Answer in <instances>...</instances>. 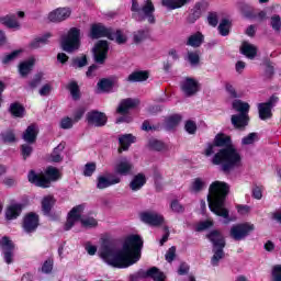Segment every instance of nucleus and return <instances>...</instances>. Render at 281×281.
Instances as JSON below:
<instances>
[{
  "label": "nucleus",
  "instance_id": "obj_53",
  "mask_svg": "<svg viewBox=\"0 0 281 281\" xmlns=\"http://www.w3.org/2000/svg\"><path fill=\"white\" fill-rule=\"evenodd\" d=\"M22 50L18 49V50H13L11 54L4 56V58L2 59V63L4 65H8V63H12V60H16V58H19V56L21 55Z\"/></svg>",
  "mask_w": 281,
  "mask_h": 281
},
{
  "label": "nucleus",
  "instance_id": "obj_60",
  "mask_svg": "<svg viewBox=\"0 0 281 281\" xmlns=\"http://www.w3.org/2000/svg\"><path fill=\"white\" fill-rule=\"evenodd\" d=\"M272 281H281V266L277 265L272 269Z\"/></svg>",
  "mask_w": 281,
  "mask_h": 281
},
{
  "label": "nucleus",
  "instance_id": "obj_56",
  "mask_svg": "<svg viewBox=\"0 0 281 281\" xmlns=\"http://www.w3.org/2000/svg\"><path fill=\"white\" fill-rule=\"evenodd\" d=\"M95 172V162H90L85 166L83 175L85 177H91Z\"/></svg>",
  "mask_w": 281,
  "mask_h": 281
},
{
  "label": "nucleus",
  "instance_id": "obj_30",
  "mask_svg": "<svg viewBox=\"0 0 281 281\" xmlns=\"http://www.w3.org/2000/svg\"><path fill=\"white\" fill-rule=\"evenodd\" d=\"M119 143L121 145V148H119V153H122V150H126L130 148L131 144H135V136L133 134H125L119 137Z\"/></svg>",
  "mask_w": 281,
  "mask_h": 281
},
{
  "label": "nucleus",
  "instance_id": "obj_16",
  "mask_svg": "<svg viewBox=\"0 0 281 281\" xmlns=\"http://www.w3.org/2000/svg\"><path fill=\"white\" fill-rule=\"evenodd\" d=\"M111 34V29L104 26L103 24H92L90 26V32L88 34L89 38H92V41H95L98 38H109Z\"/></svg>",
  "mask_w": 281,
  "mask_h": 281
},
{
  "label": "nucleus",
  "instance_id": "obj_28",
  "mask_svg": "<svg viewBox=\"0 0 281 281\" xmlns=\"http://www.w3.org/2000/svg\"><path fill=\"white\" fill-rule=\"evenodd\" d=\"M23 207L21 204H12L7 209L5 216L8 221H14V218H19L21 216Z\"/></svg>",
  "mask_w": 281,
  "mask_h": 281
},
{
  "label": "nucleus",
  "instance_id": "obj_11",
  "mask_svg": "<svg viewBox=\"0 0 281 281\" xmlns=\"http://www.w3.org/2000/svg\"><path fill=\"white\" fill-rule=\"evenodd\" d=\"M106 54H109V42L102 40L97 42L93 47L94 61L98 63V65H104Z\"/></svg>",
  "mask_w": 281,
  "mask_h": 281
},
{
  "label": "nucleus",
  "instance_id": "obj_47",
  "mask_svg": "<svg viewBox=\"0 0 281 281\" xmlns=\"http://www.w3.org/2000/svg\"><path fill=\"white\" fill-rule=\"evenodd\" d=\"M170 210L175 214H183V212H186V206H183L179 200H172L170 203Z\"/></svg>",
  "mask_w": 281,
  "mask_h": 281
},
{
  "label": "nucleus",
  "instance_id": "obj_40",
  "mask_svg": "<svg viewBox=\"0 0 281 281\" xmlns=\"http://www.w3.org/2000/svg\"><path fill=\"white\" fill-rule=\"evenodd\" d=\"M87 65H89L87 55H82L81 57H74L71 59V67L75 69H82V67H87Z\"/></svg>",
  "mask_w": 281,
  "mask_h": 281
},
{
  "label": "nucleus",
  "instance_id": "obj_57",
  "mask_svg": "<svg viewBox=\"0 0 281 281\" xmlns=\"http://www.w3.org/2000/svg\"><path fill=\"white\" fill-rule=\"evenodd\" d=\"M21 150H22L23 159H27V157L32 155L34 148H32L31 145L24 144L21 146Z\"/></svg>",
  "mask_w": 281,
  "mask_h": 281
},
{
  "label": "nucleus",
  "instance_id": "obj_59",
  "mask_svg": "<svg viewBox=\"0 0 281 281\" xmlns=\"http://www.w3.org/2000/svg\"><path fill=\"white\" fill-rule=\"evenodd\" d=\"M176 256H177V248L175 246H172L171 248L168 249L165 258H166L167 262H172V260H175Z\"/></svg>",
  "mask_w": 281,
  "mask_h": 281
},
{
  "label": "nucleus",
  "instance_id": "obj_44",
  "mask_svg": "<svg viewBox=\"0 0 281 281\" xmlns=\"http://www.w3.org/2000/svg\"><path fill=\"white\" fill-rule=\"evenodd\" d=\"M0 142H3L4 144H13V142H16V136H14V132L7 131L0 134Z\"/></svg>",
  "mask_w": 281,
  "mask_h": 281
},
{
  "label": "nucleus",
  "instance_id": "obj_10",
  "mask_svg": "<svg viewBox=\"0 0 281 281\" xmlns=\"http://www.w3.org/2000/svg\"><path fill=\"white\" fill-rule=\"evenodd\" d=\"M254 229H256V226L249 223L234 225L231 228V238L234 240H245V237L248 236L250 232H254Z\"/></svg>",
  "mask_w": 281,
  "mask_h": 281
},
{
  "label": "nucleus",
  "instance_id": "obj_23",
  "mask_svg": "<svg viewBox=\"0 0 281 281\" xmlns=\"http://www.w3.org/2000/svg\"><path fill=\"white\" fill-rule=\"evenodd\" d=\"M36 63V59L33 57L29 58L25 61H22L19 65V74L22 78H27V76L32 72V69H34V64Z\"/></svg>",
  "mask_w": 281,
  "mask_h": 281
},
{
  "label": "nucleus",
  "instance_id": "obj_4",
  "mask_svg": "<svg viewBox=\"0 0 281 281\" xmlns=\"http://www.w3.org/2000/svg\"><path fill=\"white\" fill-rule=\"evenodd\" d=\"M85 212V205H77L71 209V211L68 213L67 222L64 226V229L66 232H69L78 221L81 222L82 227H86L87 229H91L93 227H98V220L93 217H82V213Z\"/></svg>",
  "mask_w": 281,
  "mask_h": 281
},
{
  "label": "nucleus",
  "instance_id": "obj_12",
  "mask_svg": "<svg viewBox=\"0 0 281 281\" xmlns=\"http://www.w3.org/2000/svg\"><path fill=\"white\" fill-rule=\"evenodd\" d=\"M121 181L122 179L113 173L101 175L97 178V188L98 190H106L111 186H117Z\"/></svg>",
  "mask_w": 281,
  "mask_h": 281
},
{
  "label": "nucleus",
  "instance_id": "obj_33",
  "mask_svg": "<svg viewBox=\"0 0 281 281\" xmlns=\"http://www.w3.org/2000/svg\"><path fill=\"white\" fill-rule=\"evenodd\" d=\"M65 150V143H60L57 147L54 148L50 155V161L54 164H60L63 161V151Z\"/></svg>",
  "mask_w": 281,
  "mask_h": 281
},
{
  "label": "nucleus",
  "instance_id": "obj_20",
  "mask_svg": "<svg viewBox=\"0 0 281 281\" xmlns=\"http://www.w3.org/2000/svg\"><path fill=\"white\" fill-rule=\"evenodd\" d=\"M209 240L213 244V249L225 248V237L218 231H212L207 235Z\"/></svg>",
  "mask_w": 281,
  "mask_h": 281
},
{
  "label": "nucleus",
  "instance_id": "obj_36",
  "mask_svg": "<svg viewBox=\"0 0 281 281\" xmlns=\"http://www.w3.org/2000/svg\"><path fill=\"white\" fill-rule=\"evenodd\" d=\"M203 44V34L201 32H198L191 36H189L187 45L190 47H201Z\"/></svg>",
  "mask_w": 281,
  "mask_h": 281
},
{
  "label": "nucleus",
  "instance_id": "obj_38",
  "mask_svg": "<svg viewBox=\"0 0 281 281\" xmlns=\"http://www.w3.org/2000/svg\"><path fill=\"white\" fill-rule=\"evenodd\" d=\"M97 87L100 93H109L113 89V81L111 79H101Z\"/></svg>",
  "mask_w": 281,
  "mask_h": 281
},
{
  "label": "nucleus",
  "instance_id": "obj_51",
  "mask_svg": "<svg viewBox=\"0 0 281 281\" xmlns=\"http://www.w3.org/2000/svg\"><path fill=\"white\" fill-rule=\"evenodd\" d=\"M74 124H76L74 122V119L69 117V116H65L64 119L60 120L59 126L60 128H63L64 131H67L69 128H74Z\"/></svg>",
  "mask_w": 281,
  "mask_h": 281
},
{
  "label": "nucleus",
  "instance_id": "obj_26",
  "mask_svg": "<svg viewBox=\"0 0 281 281\" xmlns=\"http://www.w3.org/2000/svg\"><path fill=\"white\" fill-rule=\"evenodd\" d=\"M146 186V176L143 173L136 175L130 183V188L133 192H137V190H142Z\"/></svg>",
  "mask_w": 281,
  "mask_h": 281
},
{
  "label": "nucleus",
  "instance_id": "obj_8",
  "mask_svg": "<svg viewBox=\"0 0 281 281\" xmlns=\"http://www.w3.org/2000/svg\"><path fill=\"white\" fill-rule=\"evenodd\" d=\"M280 102V98L278 95L272 94L268 101L263 103L258 104V112H259V117L261 120H271L273 117V106H276Z\"/></svg>",
  "mask_w": 281,
  "mask_h": 281
},
{
  "label": "nucleus",
  "instance_id": "obj_6",
  "mask_svg": "<svg viewBox=\"0 0 281 281\" xmlns=\"http://www.w3.org/2000/svg\"><path fill=\"white\" fill-rule=\"evenodd\" d=\"M60 47L67 54H74L80 49V29L71 27L60 40Z\"/></svg>",
  "mask_w": 281,
  "mask_h": 281
},
{
  "label": "nucleus",
  "instance_id": "obj_18",
  "mask_svg": "<svg viewBox=\"0 0 281 281\" xmlns=\"http://www.w3.org/2000/svg\"><path fill=\"white\" fill-rule=\"evenodd\" d=\"M138 278H151L154 281H164L166 280V274L159 270L157 267H153L147 271L140 270L137 273Z\"/></svg>",
  "mask_w": 281,
  "mask_h": 281
},
{
  "label": "nucleus",
  "instance_id": "obj_15",
  "mask_svg": "<svg viewBox=\"0 0 281 281\" xmlns=\"http://www.w3.org/2000/svg\"><path fill=\"white\" fill-rule=\"evenodd\" d=\"M69 16H71L70 8H57L48 14V21L52 23H63V21H67Z\"/></svg>",
  "mask_w": 281,
  "mask_h": 281
},
{
  "label": "nucleus",
  "instance_id": "obj_62",
  "mask_svg": "<svg viewBox=\"0 0 281 281\" xmlns=\"http://www.w3.org/2000/svg\"><path fill=\"white\" fill-rule=\"evenodd\" d=\"M214 225V222L206 220L198 225V232H204V229H210Z\"/></svg>",
  "mask_w": 281,
  "mask_h": 281
},
{
  "label": "nucleus",
  "instance_id": "obj_34",
  "mask_svg": "<svg viewBox=\"0 0 281 281\" xmlns=\"http://www.w3.org/2000/svg\"><path fill=\"white\" fill-rule=\"evenodd\" d=\"M110 41H115L117 45H124L126 44V41H128V37L122 33V31L113 32V30H110V35L108 37Z\"/></svg>",
  "mask_w": 281,
  "mask_h": 281
},
{
  "label": "nucleus",
  "instance_id": "obj_63",
  "mask_svg": "<svg viewBox=\"0 0 281 281\" xmlns=\"http://www.w3.org/2000/svg\"><path fill=\"white\" fill-rule=\"evenodd\" d=\"M49 38H52V33H45L44 35L37 37L42 47L49 44Z\"/></svg>",
  "mask_w": 281,
  "mask_h": 281
},
{
  "label": "nucleus",
  "instance_id": "obj_52",
  "mask_svg": "<svg viewBox=\"0 0 281 281\" xmlns=\"http://www.w3.org/2000/svg\"><path fill=\"white\" fill-rule=\"evenodd\" d=\"M187 60L190 63V65H192V67H196L201 58L199 57V53L189 52L187 54Z\"/></svg>",
  "mask_w": 281,
  "mask_h": 281
},
{
  "label": "nucleus",
  "instance_id": "obj_64",
  "mask_svg": "<svg viewBox=\"0 0 281 281\" xmlns=\"http://www.w3.org/2000/svg\"><path fill=\"white\" fill-rule=\"evenodd\" d=\"M252 196L257 201H260V199H262V187H258V186L254 187L252 188Z\"/></svg>",
  "mask_w": 281,
  "mask_h": 281
},
{
  "label": "nucleus",
  "instance_id": "obj_19",
  "mask_svg": "<svg viewBox=\"0 0 281 281\" xmlns=\"http://www.w3.org/2000/svg\"><path fill=\"white\" fill-rule=\"evenodd\" d=\"M231 123L234 128L243 131L249 124V114H234L231 116Z\"/></svg>",
  "mask_w": 281,
  "mask_h": 281
},
{
  "label": "nucleus",
  "instance_id": "obj_2",
  "mask_svg": "<svg viewBox=\"0 0 281 281\" xmlns=\"http://www.w3.org/2000/svg\"><path fill=\"white\" fill-rule=\"evenodd\" d=\"M205 157H212L213 166H221L225 175L243 168V155L232 145V138L225 134H217L212 144L204 150Z\"/></svg>",
  "mask_w": 281,
  "mask_h": 281
},
{
  "label": "nucleus",
  "instance_id": "obj_22",
  "mask_svg": "<svg viewBox=\"0 0 281 281\" xmlns=\"http://www.w3.org/2000/svg\"><path fill=\"white\" fill-rule=\"evenodd\" d=\"M114 170L116 175L126 177V175H131V171L133 170V164H131L128 159L123 158L115 165Z\"/></svg>",
  "mask_w": 281,
  "mask_h": 281
},
{
  "label": "nucleus",
  "instance_id": "obj_43",
  "mask_svg": "<svg viewBox=\"0 0 281 281\" xmlns=\"http://www.w3.org/2000/svg\"><path fill=\"white\" fill-rule=\"evenodd\" d=\"M10 113L14 117H23V115L25 113V108H23V105H21L19 103H12L10 106Z\"/></svg>",
  "mask_w": 281,
  "mask_h": 281
},
{
  "label": "nucleus",
  "instance_id": "obj_37",
  "mask_svg": "<svg viewBox=\"0 0 281 281\" xmlns=\"http://www.w3.org/2000/svg\"><path fill=\"white\" fill-rule=\"evenodd\" d=\"M224 248H213V257L211 259L212 267H218V262L225 258Z\"/></svg>",
  "mask_w": 281,
  "mask_h": 281
},
{
  "label": "nucleus",
  "instance_id": "obj_17",
  "mask_svg": "<svg viewBox=\"0 0 281 281\" xmlns=\"http://www.w3.org/2000/svg\"><path fill=\"white\" fill-rule=\"evenodd\" d=\"M22 227L26 234H34L38 229V216L36 213H27L23 218Z\"/></svg>",
  "mask_w": 281,
  "mask_h": 281
},
{
  "label": "nucleus",
  "instance_id": "obj_27",
  "mask_svg": "<svg viewBox=\"0 0 281 281\" xmlns=\"http://www.w3.org/2000/svg\"><path fill=\"white\" fill-rule=\"evenodd\" d=\"M232 106L240 115H249V103L244 102L243 100H234Z\"/></svg>",
  "mask_w": 281,
  "mask_h": 281
},
{
  "label": "nucleus",
  "instance_id": "obj_14",
  "mask_svg": "<svg viewBox=\"0 0 281 281\" xmlns=\"http://www.w3.org/2000/svg\"><path fill=\"white\" fill-rule=\"evenodd\" d=\"M140 221L146 223V225H151V227L164 225V216L155 211H145L140 213Z\"/></svg>",
  "mask_w": 281,
  "mask_h": 281
},
{
  "label": "nucleus",
  "instance_id": "obj_54",
  "mask_svg": "<svg viewBox=\"0 0 281 281\" xmlns=\"http://www.w3.org/2000/svg\"><path fill=\"white\" fill-rule=\"evenodd\" d=\"M54 270V259H47L42 266L43 273H52Z\"/></svg>",
  "mask_w": 281,
  "mask_h": 281
},
{
  "label": "nucleus",
  "instance_id": "obj_61",
  "mask_svg": "<svg viewBox=\"0 0 281 281\" xmlns=\"http://www.w3.org/2000/svg\"><path fill=\"white\" fill-rule=\"evenodd\" d=\"M209 25H212V27H216L218 25V14L216 13H210L207 16Z\"/></svg>",
  "mask_w": 281,
  "mask_h": 281
},
{
  "label": "nucleus",
  "instance_id": "obj_55",
  "mask_svg": "<svg viewBox=\"0 0 281 281\" xmlns=\"http://www.w3.org/2000/svg\"><path fill=\"white\" fill-rule=\"evenodd\" d=\"M85 113H87V110L85 108L77 109L72 117L74 123L76 124L80 122V120H82V117L85 116Z\"/></svg>",
  "mask_w": 281,
  "mask_h": 281
},
{
  "label": "nucleus",
  "instance_id": "obj_58",
  "mask_svg": "<svg viewBox=\"0 0 281 281\" xmlns=\"http://www.w3.org/2000/svg\"><path fill=\"white\" fill-rule=\"evenodd\" d=\"M184 128L187 133H189L190 135H194V133H196V123L193 121H187Z\"/></svg>",
  "mask_w": 281,
  "mask_h": 281
},
{
  "label": "nucleus",
  "instance_id": "obj_41",
  "mask_svg": "<svg viewBox=\"0 0 281 281\" xmlns=\"http://www.w3.org/2000/svg\"><path fill=\"white\" fill-rule=\"evenodd\" d=\"M231 29H232V22L227 19L222 20L217 27L221 36H229Z\"/></svg>",
  "mask_w": 281,
  "mask_h": 281
},
{
  "label": "nucleus",
  "instance_id": "obj_7",
  "mask_svg": "<svg viewBox=\"0 0 281 281\" xmlns=\"http://www.w3.org/2000/svg\"><path fill=\"white\" fill-rule=\"evenodd\" d=\"M132 12H137L140 19H147L148 23H155V5L151 0H147L142 9L137 0H132Z\"/></svg>",
  "mask_w": 281,
  "mask_h": 281
},
{
  "label": "nucleus",
  "instance_id": "obj_32",
  "mask_svg": "<svg viewBox=\"0 0 281 281\" xmlns=\"http://www.w3.org/2000/svg\"><path fill=\"white\" fill-rule=\"evenodd\" d=\"M145 80H148V71L146 70L132 72L127 77V82H144Z\"/></svg>",
  "mask_w": 281,
  "mask_h": 281
},
{
  "label": "nucleus",
  "instance_id": "obj_49",
  "mask_svg": "<svg viewBox=\"0 0 281 281\" xmlns=\"http://www.w3.org/2000/svg\"><path fill=\"white\" fill-rule=\"evenodd\" d=\"M258 142V133H250L241 139L243 146H251Z\"/></svg>",
  "mask_w": 281,
  "mask_h": 281
},
{
  "label": "nucleus",
  "instance_id": "obj_1",
  "mask_svg": "<svg viewBox=\"0 0 281 281\" xmlns=\"http://www.w3.org/2000/svg\"><path fill=\"white\" fill-rule=\"evenodd\" d=\"M142 247H144V240L139 235H128L122 249L111 244H103L99 249V256L110 267L126 269L142 258Z\"/></svg>",
  "mask_w": 281,
  "mask_h": 281
},
{
  "label": "nucleus",
  "instance_id": "obj_45",
  "mask_svg": "<svg viewBox=\"0 0 281 281\" xmlns=\"http://www.w3.org/2000/svg\"><path fill=\"white\" fill-rule=\"evenodd\" d=\"M181 122V115L179 114H173L171 116H169L166 120V126L167 128H175V126H179V123Z\"/></svg>",
  "mask_w": 281,
  "mask_h": 281
},
{
  "label": "nucleus",
  "instance_id": "obj_21",
  "mask_svg": "<svg viewBox=\"0 0 281 281\" xmlns=\"http://www.w3.org/2000/svg\"><path fill=\"white\" fill-rule=\"evenodd\" d=\"M136 106H139V100L137 99H123L117 108V113H128L131 109H136Z\"/></svg>",
  "mask_w": 281,
  "mask_h": 281
},
{
  "label": "nucleus",
  "instance_id": "obj_46",
  "mask_svg": "<svg viewBox=\"0 0 281 281\" xmlns=\"http://www.w3.org/2000/svg\"><path fill=\"white\" fill-rule=\"evenodd\" d=\"M0 246L2 251H14V243L11 241L10 237H2Z\"/></svg>",
  "mask_w": 281,
  "mask_h": 281
},
{
  "label": "nucleus",
  "instance_id": "obj_31",
  "mask_svg": "<svg viewBox=\"0 0 281 281\" xmlns=\"http://www.w3.org/2000/svg\"><path fill=\"white\" fill-rule=\"evenodd\" d=\"M205 188H206V184L203 181V179L195 178L190 184L189 192H191V194H199L200 192H203Z\"/></svg>",
  "mask_w": 281,
  "mask_h": 281
},
{
  "label": "nucleus",
  "instance_id": "obj_29",
  "mask_svg": "<svg viewBox=\"0 0 281 281\" xmlns=\"http://www.w3.org/2000/svg\"><path fill=\"white\" fill-rule=\"evenodd\" d=\"M0 23L2 25H5V27H10L13 30H19L21 27V24L16 20V16L14 15H5L0 18Z\"/></svg>",
  "mask_w": 281,
  "mask_h": 281
},
{
  "label": "nucleus",
  "instance_id": "obj_42",
  "mask_svg": "<svg viewBox=\"0 0 281 281\" xmlns=\"http://www.w3.org/2000/svg\"><path fill=\"white\" fill-rule=\"evenodd\" d=\"M270 27L273 30V32H277V34H280L281 32V16L279 14H273L270 20Z\"/></svg>",
  "mask_w": 281,
  "mask_h": 281
},
{
  "label": "nucleus",
  "instance_id": "obj_24",
  "mask_svg": "<svg viewBox=\"0 0 281 281\" xmlns=\"http://www.w3.org/2000/svg\"><path fill=\"white\" fill-rule=\"evenodd\" d=\"M38 137V126L32 124L23 133V139L26 144H34Z\"/></svg>",
  "mask_w": 281,
  "mask_h": 281
},
{
  "label": "nucleus",
  "instance_id": "obj_9",
  "mask_svg": "<svg viewBox=\"0 0 281 281\" xmlns=\"http://www.w3.org/2000/svg\"><path fill=\"white\" fill-rule=\"evenodd\" d=\"M180 89L186 98H192L201 91V83L192 77H186L180 83Z\"/></svg>",
  "mask_w": 281,
  "mask_h": 281
},
{
  "label": "nucleus",
  "instance_id": "obj_3",
  "mask_svg": "<svg viewBox=\"0 0 281 281\" xmlns=\"http://www.w3.org/2000/svg\"><path fill=\"white\" fill-rule=\"evenodd\" d=\"M229 194V184L223 181L211 183L207 194V203L211 212L222 218H229V210L225 207V199Z\"/></svg>",
  "mask_w": 281,
  "mask_h": 281
},
{
  "label": "nucleus",
  "instance_id": "obj_48",
  "mask_svg": "<svg viewBox=\"0 0 281 281\" xmlns=\"http://www.w3.org/2000/svg\"><path fill=\"white\" fill-rule=\"evenodd\" d=\"M147 37H148V31L146 30H139L134 32L133 34V41L136 44L142 43V41H146Z\"/></svg>",
  "mask_w": 281,
  "mask_h": 281
},
{
  "label": "nucleus",
  "instance_id": "obj_35",
  "mask_svg": "<svg viewBox=\"0 0 281 281\" xmlns=\"http://www.w3.org/2000/svg\"><path fill=\"white\" fill-rule=\"evenodd\" d=\"M147 146L150 150H156L157 153H161V150H166V144L157 138H149Z\"/></svg>",
  "mask_w": 281,
  "mask_h": 281
},
{
  "label": "nucleus",
  "instance_id": "obj_25",
  "mask_svg": "<svg viewBox=\"0 0 281 281\" xmlns=\"http://www.w3.org/2000/svg\"><path fill=\"white\" fill-rule=\"evenodd\" d=\"M241 54L246 56V58H249L250 60H254L256 58V55L258 54V48L249 44L248 42H244L240 47Z\"/></svg>",
  "mask_w": 281,
  "mask_h": 281
},
{
  "label": "nucleus",
  "instance_id": "obj_50",
  "mask_svg": "<svg viewBox=\"0 0 281 281\" xmlns=\"http://www.w3.org/2000/svg\"><path fill=\"white\" fill-rule=\"evenodd\" d=\"M68 89L75 100H80V88L78 87L77 82L75 81L70 82L68 86Z\"/></svg>",
  "mask_w": 281,
  "mask_h": 281
},
{
  "label": "nucleus",
  "instance_id": "obj_13",
  "mask_svg": "<svg viewBox=\"0 0 281 281\" xmlns=\"http://www.w3.org/2000/svg\"><path fill=\"white\" fill-rule=\"evenodd\" d=\"M86 120L90 126H97L98 128L106 126V114L98 110H92L87 113Z\"/></svg>",
  "mask_w": 281,
  "mask_h": 281
},
{
  "label": "nucleus",
  "instance_id": "obj_39",
  "mask_svg": "<svg viewBox=\"0 0 281 281\" xmlns=\"http://www.w3.org/2000/svg\"><path fill=\"white\" fill-rule=\"evenodd\" d=\"M54 203H56L54 196L48 195L44 198L42 201V212H44V214H49V212H52V207H54Z\"/></svg>",
  "mask_w": 281,
  "mask_h": 281
},
{
  "label": "nucleus",
  "instance_id": "obj_5",
  "mask_svg": "<svg viewBox=\"0 0 281 281\" xmlns=\"http://www.w3.org/2000/svg\"><path fill=\"white\" fill-rule=\"evenodd\" d=\"M60 172L54 167H48L45 172L36 173L33 170L29 173V181L37 188H49L52 181H58Z\"/></svg>",
  "mask_w": 281,
  "mask_h": 281
}]
</instances>
